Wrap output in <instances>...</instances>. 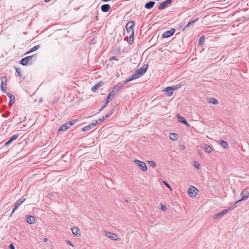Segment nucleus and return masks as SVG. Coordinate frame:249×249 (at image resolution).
Wrapping results in <instances>:
<instances>
[{"label":"nucleus","mask_w":249,"mask_h":249,"mask_svg":"<svg viewBox=\"0 0 249 249\" xmlns=\"http://www.w3.org/2000/svg\"><path fill=\"white\" fill-rule=\"evenodd\" d=\"M148 68V65L146 64L142 66V68L137 69L135 73L132 75L133 78L135 80L142 76L146 72Z\"/></svg>","instance_id":"1"},{"label":"nucleus","mask_w":249,"mask_h":249,"mask_svg":"<svg viewBox=\"0 0 249 249\" xmlns=\"http://www.w3.org/2000/svg\"><path fill=\"white\" fill-rule=\"evenodd\" d=\"M36 54H34L31 56H28L25 58H22L20 61V64L23 66H26L29 64H32L33 62L35 61L36 59Z\"/></svg>","instance_id":"2"},{"label":"nucleus","mask_w":249,"mask_h":249,"mask_svg":"<svg viewBox=\"0 0 249 249\" xmlns=\"http://www.w3.org/2000/svg\"><path fill=\"white\" fill-rule=\"evenodd\" d=\"M240 196H241V199L236 201L235 202V205L241 201L242 200L247 199L249 196V192L247 189H245L242 191L241 193Z\"/></svg>","instance_id":"3"},{"label":"nucleus","mask_w":249,"mask_h":249,"mask_svg":"<svg viewBox=\"0 0 249 249\" xmlns=\"http://www.w3.org/2000/svg\"><path fill=\"white\" fill-rule=\"evenodd\" d=\"M134 163L138 166H139L143 171H146L147 170V167L144 162L139 160H134Z\"/></svg>","instance_id":"4"},{"label":"nucleus","mask_w":249,"mask_h":249,"mask_svg":"<svg viewBox=\"0 0 249 249\" xmlns=\"http://www.w3.org/2000/svg\"><path fill=\"white\" fill-rule=\"evenodd\" d=\"M25 200V198L23 197L18 199L15 203L14 207L13 208L11 214H12L20 206V205Z\"/></svg>","instance_id":"5"},{"label":"nucleus","mask_w":249,"mask_h":249,"mask_svg":"<svg viewBox=\"0 0 249 249\" xmlns=\"http://www.w3.org/2000/svg\"><path fill=\"white\" fill-rule=\"evenodd\" d=\"M134 25V22L133 21H130L126 25V29L127 34H132V32H134L133 27Z\"/></svg>","instance_id":"6"},{"label":"nucleus","mask_w":249,"mask_h":249,"mask_svg":"<svg viewBox=\"0 0 249 249\" xmlns=\"http://www.w3.org/2000/svg\"><path fill=\"white\" fill-rule=\"evenodd\" d=\"M197 191V189L194 186H192L189 188L188 191V195L189 196L194 197L196 196Z\"/></svg>","instance_id":"7"},{"label":"nucleus","mask_w":249,"mask_h":249,"mask_svg":"<svg viewBox=\"0 0 249 249\" xmlns=\"http://www.w3.org/2000/svg\"><path fill=\"white\" fill-rule=\"evenodd\" d=\"M172 3V0H166L160 3L159 6V9L163 10L167 7Z\"/></svg>","instance_id":"8"},{"label":"nucleus","mask_w":249,"mask_h":249,"mask_svg":"<svg viewBox=\"0 0 249 249\" xmlns=\"http://www.w3.org/2000/svg\"><path fill=\"white\" fill-rule=\"evenodd\" d=\"M1 81L0 84V89L3 92L5 93L6 89L4 87V86H6V84L7 82V77L6 76H3L1 77Z\"/></svg>","instance_id":"9"},{"label":"nucleus","mask_w":249,"mask_h":249,"mask_svg":"<svg viewBox=\"0 0 249 249\" xmlns=\"http://www.w3.org/2000/svg\"><path fill=\"white\" fill-rule=\"evenodd\" d=\"M176 30L173 28L170 30H168L164 32L162 35V37L168 38L172 36L175 32Z\"/></svg>","instance_id":"10"},{"label":"nucleus","mask_w":249,"mask_h":249,"mask_svg":"<svg viewBox=\"0 0 249 249\" xmlns=\"http://www.w3.org/2000/svg\"><path fill=\"white\" fill-rule=\"evenodd\" d=\"M228 212V210H224L222 211L221 212L218 213L214 214L213 216V218L214 219H217L219 217H221L225 214H226Z\"/></svg>","instance_id":"11"},{"label":"nucleus","mask_w":249,"mask_h":249,"mask_svg":"<svg viewBox=\"0 0 249 249\" xmlns=\"http://www.w3.org/2000/svg\"><path fill=\"white\" fill-rule=\"evenodd\" d=\"M177 89V88L176 87H168L165 88V91L167 92L168 96H171L173 94V90Z\"/></svg>","instance_id":"12"},{"label":"nucleus","mask_w":249,"mask_h":249,"mask_svg":"<svg viewBox=\"0 0 249 249\" xmlns=\"http://www.w3.org/2000/svg\"><path fill=\"white\" fill-rule=\"evenodd\" d=\"M106 235L109 238L113 240H117V235L114 233L106 231L105 232Z\"/></svg>","instance_id":"13"},{"label":"nucleus","mask_w":249,"mask_h":249,"mask_svg":"<svg viewBox=\"0 0 249 249\" xmlns=\"http://www.w3.org/2000/svg\"><path fill=\"white\" fill-rule=\"evenodd\" d=\"M19 136V134H15L14 135H13L11 138L7 142H5V146H7L8 145H9L11 143H12V142L16 140Z\"/></svg>","instance_id":"14"},{"label":"nucleus","mask_w":249,"mask_h":249,"mask_svg":"<svg viewBox=\"0 0 249 249\" xmlns=\"http://www.w3.org/2000/svg\"><path fill=\"white\" fill-rule=\"evenodd\" d=\"M72 233L77 237H79L81 235L80 231L79 228L76 227H74L71 229Z\"/></svg>","instance_id":"15"},{"label":"nucleus","mask_w":249,"mask_h":249,"mask_svg":"<svg viewBox=\"0 0 249 249\" xmlns=\"http://www.w3.org/2000/svg\"><path fill=\"white\" fill-rule=\"evenodd\" d=\"M116 94V93L115 92V91L112 89V91L107 95V99L106 100L107 103H108L109 101L112 100L114 98V97H115Z\"/></svg>","instance_id":"16"},{"label":"nucleus","mask_w":249,"mask_h":249,"mask_svg":"<svg viewBox=\"0 0 249 249\" xmlns=\"http://www.w3.org/2000/svg\"><path fill=\"white\" fill-rule=\"evenodd\" d=\"M124 86V84H122V83H119L114 86L112 89L117 93Z\"/></svg>","instance_id":"17"},{"label":"nucleus","mask_w":249,"mask_h":249,"mask_svg":"<svg viewBox=\"0 0 249 249\" xmlns=\"http://www.w3.org/2000/svg\"><path fill=\"white\" fill-rule=\"evenodd\" d=\"M177 117L178 121L179 122L182 123L186 124L187 126H189V125L187 123V122L186 121V120L185 119V118L183 117H182L181 115H178V114L177 115Z\"/></svg>","instance_id":"18"},{"label":"nucleus","mask_w":249,"mask_h":249,"mask_svg":"<svg viewBox=\"0 0 249 249\" xmlns=\"http://www.w3.org/2000/svg\"><path fill=\"white\" fill-rule=\"evenodd\" d=\"M110 9V6L109 4H103L101 6V10L104 12H108Z\"/></svg>","instance_id":"19"},{"label":"nucleus","mask_w":249,"mask_h":249,"mask_svg":"<svg viewBox=\"0 0 249 249\" xmlns=\"http://www.w3.org/2000/svg\"><path fill=\"white\" fill-rule=\"evenodd\" d=\"M26 221L30 224H32L35 222V218L34 216L28 215L26 217Z\"/></svg>","instance_id":"20"},{"label":"nucleus","mask_w":249,"mask_h":249,"mask_svg":"<svg viewBox=\"0 0 249 249\" xmlns=\"http://www.w3.org/2000/svg\"><path fill=\"white\" fill-rule=\"evenodd\" d=\"M103 85V82H99L97 84L92 87L91 90L93 92H95L98 89H99L101 86Z\"/></svg>","instance_id":"21"},{"label":"nucleus","mask_w":249,"mask_h":249,"mask_svg":"<svg viewBox=\"0 0 249 249\" xmlns=\"http://www.w3.org/2000/svg\"><path fill=\"white\" fill-rule=\"evenodd\" d=\"M155 3V2L154 1H149L145 4L144 7H145V8H146L147 9H151L154 6Z\"/></svg>","instance_id":"22"},{"label":"nucleus","mask_w":249,"mask_h":249,"mask_svg":"<svg viewBox=\"0 0 249 249\" xmlns=\"http://www.w3.org/2000/svg\"><path fill=\"white\" fill-rule=\"evenodd\" d=\"M69 127H70V126L67 123H66L65 124L62 125L60 127V128L58 129V131H65L67 130Z\"/></svg>","instance_id":"23"},{"label":"nucleus","mask_w":249,"mask_h":249,"mask_svg":"<svg viewBox=\"0 0 249 249\" xmlns=\"http://www.w3.org/2000/svg\"><path fill=\"white\" fill-rule=\"evenodd\" d=\"M169 138L171 140L175 141L178 139V135L177 133H171L169 135Z\"/></svg>","instance_id":"24"},{"label":"nucleus","mask_w":249,"mask_h":249,"mask_svg":"<svg viewBox=\"0 0 249 249\" xmlns=\"http://www.w3.org/2000/svg\"><path fill=\"white\" fill-rule=\"evenodd\" d=\"M197 20V19L196 20H192L191 21L189 22L184 27L183 31L185 30L186 29L190 27L191 26L193 25Z\"/></svg>","instance_id":"25"},{"label":"nucleus","mask_w":249,"mask_h":249,"mask_svg":"<svg viewBox=\"0 0 249 249\" xmlns=\"http://www.w3.org/2000/svg\"><path fill=\"white\" fill-rule=\"evenodd\" d=\"M208 103L213 105H217L218 103L217 100L214 98H210L209 99Z\"/></svg>","instance_id":"26"},{"label":"nucleus","mask_w":249,"mask_h":249,"mask_svg":"<svg viewBox=\"0 0 249 249\" xmlns=\"http://www.w3.org/2000/svg\"><path fill=\"white\" fill-rule=\"evenodd\" d=\"M219 144L223 147V148H227L228 147V143L225 142L224 141V140H220Z\"/></svg>","instance_id":"27"},{"label":"nucleus","mask_w":249,"mask_h":249,"mask_svg":"<svg viewBox=\"0 0 249 249\" xmlns=\"http://www.w3.org/2000/svg\"><path fill=\"white\" fill-rule=\"evenodd\" d=\"M129 35V40H128V43L129 44H132L133 42L134 39V32H132V34H130Z\"/></svg>","instance_id":"28"},{"label":"nucleus","mask_w":249,"mask_h":249,"mask_svg":"<svg viewBox=\"0 0 249 249\" xmlns=\"http://www.w3.org/2000/svg\"><path fill=\"white\" fill-rule=\"evenodd\" d=\"M204 150L206 152L211 153L212 151L211 147L208 144H205Z\"/></svg>","instance_id":"29"},{"label":"nucleus","mask_w":249,"mask_h":249,"mask_svg":"<svg viewBox=\"0 0 249 249\" xmlns=\"http://www.w3.org/2000/svg\"><path fill=\"white\" fill-rule=\"evenodd\" d=\"M39 48V46H35L34 47H33L32 49H31L29 51H28L25 54H29V53H30L36 50H37Z\"/></svg>","instance_id":"30"},{"label":"nucleus","mask_w":249,"mask_h":249,"mask_svg":"<svg viewBox=\"0 0 249 249\" xmlns=\"http://www.w3.org/2000/svg\"><path fill=\"white\" fill-rule=\"evenodd\" d=\"M9 99V105L12 106L15 103V97L13 95H11Z\"/></svg>","instance_id":"31"},{"label":"nucleus","mask_w":249,"mask_h":249,"mask_svg":"<svg viewBox=\"0 0 249 249\" xmlns=\"http://www.w3.org/2000/svg\"><path fill=\"white\" fill-rule=\"evenodd\" d=\"M134 80H135L134 78H133V76L131 75V76L129 78L125 79L124 81V83H122V84H124V86L125 84H126L129 82L131 81Z\"/></svg>","instance_id":"32"},{"label":"nucleus","mask_w":249,"mask_h":249,"mask_svg":"<svg viewBox=\"0 0 249 249\" xmlns=\"http://www.w3.org/2000/svg\"><path fill=\"white\" fill-rule=\"evenodd\" d=\"M92 129V127H91V126H90V124L87 125L82 128V130L84 132L88 131L90 129Z\"/></svg>","instance_id":"33"},{"label":"nucleus","mask_w":249,"mask_h":249,"mask_svg":"<svg viewBox=\"0 0 249 249\" xmlns=\"http://www.w3.org/2000/svg\"><path fill=\"white\" fill-rule=\"evenodd\" d=\"M147 163L154 168H155L156 166L155 162L153 161L148 160Z\"/></svg>","instance_id":"34"},{"label":"nucleus","mask_w":249,"mask_h":249,"mask_svg":"<svg viewBox=\"0 0 249 249\" xmlns=\"http://www.w3.org/2000/svg\"><path fill=\"white\" fill-rule=\"evenodd\" d=\"M77 121V120H74L72 121H69L67 122L69 126L75 124V123Z\"/></svg>","instance_id":"35"},{"label":"nucleus","mask_w":249,"mask_h":249,"mask_svg":"<svg viewBox=\"0 0 249 249\" xmlns=\"http://www.w3.org/2000/svg\"><path fill=\"white\" fill-rule=\"evenodd\" d=\"M98 121L97 120L96 121H93V122L90 124V126H91V127L94 128L96 125H97V124H99L97 123Z\"/></svg>","instance_id":"36"},{"label":"nucleus","mask_w":249,"mask_h":249,"mask_svg":"<svg viewBox=\"0 0 249 249\" xmlns=\"http://www.w3.org/2000/svg\"><path fill=\"white\" fill-rule=\"evenodd\" d=\"M113 111H111L108 114L104 116H103L105 120H106L108 117H109L113 113Z\"/></svg>","instance_id":"37"},{"label":"nucleus","mask_w":249,"mask_h":249,"mask_svg":"<svg viewBox=\"0 0 249 249\" xmlns=\"http://www.w3.org/2000/svg\"><path fill=\"white\" fill-rule=\"evenodd\" d=\"M10 113H11L10 111H8L5 114H3L2 115V117H4V118H7L9 116Z\"/></svg>","instance_id":"38"},{"label":"nucleus","mask_w":249,"mask_h":249,"mask_svg":"<svg viewBox=\"0 0 249 249\" xmlns=\"http://www.w3.org/2000/svg\"><path fill=\"white\" fill-rule=\"evenodd\" d=\"M204 41V37L202 36L199 38V44H201Z\"/></svg>","instance_id":"39"},{"label":"nucleus","mask_w":249,"mask_h":249,"mask_svg":"<svg viewBox=\"0 0 249 249\" xmlns=\"http://www.w3.org/2000/svg\"><path fill=\"white\" fill-rule=\"evenodd\" d=\"M194 165L195 167H196L197 169H199V163L196 161H194Z\"/></svg>","instance_id":"40"},{"label":"nucleus","mask_w":249,"mask_h":249,"mask_svg":"<svg viewBox=\"0 0 249 249\" xmlns=\"http://www.w3.org/2000/svg\"><path fill=\"white\" fill-rule=\"evenodd\" d=\"M160 210L162 211H165L166 209V207L163 204L160 203Z\"/></svg>","instance_id":"41"},{"label":"nucleus","mask_w":249,"mask_h":249,"mask_svg":"<svg viewBox=\"0 0 249 249\" xmlns=\"http://www.w3.org/2000/svg\"><path fill=\"white\" fill-rule=\"evenodd\" d=\"M107 104V103L106 102V103L101 107V108L100 109V111H102L106 107Z\"/></svg>","instance_id":"42"},{"label":"nucleus","mask_w":249,"mask_h":249,"mask_svg":"<svg viewBox=\"0 0 249 249\" xmlns=\"http://www.w3.org/2000/svg\"><path fill=\"white\" fill-rule=\"evenodd\" d=\"M163 183L165 184L166 186H167L168 188H169L170 190H172L171 187L169 185V184L166 182V181H163Z\"/></svg>","instance_id":"43"},{"label":"nucleus","mask_w":249,"mask_h":249,"mask_svg":"<svg viewBox=\"0 0 249 249\" xmlns=\"http://www.w3.org/2000/svg\"><path fill=\"white\" fill-rule=\"evenodd\" d=\"M104 120H105V119H104L103 117H102V118H99L98 120H97V121H98L97 123H98L99 124Z\"/></svg>","instance_id":"44"},{"label":"nucleus","mask_w":249,"mask_h":249,"mask_svg":"<svg viewBox=\"0 0 249 249\" xmlns=\"http://www.w3.org/2000/svg\"><path fill=\"white\" fill-rule=\"evenodd\" d=\"M112 60H118V59H117L116 56H112V57H110L109 59V61H111Z\"/></svg>","instance_id":"45"},{"label":"nucleus","mask_w":249,"mask_h":249,"mask_svg":"<svg viewBox=\"0 0 249 249\" xmlns=\"http://www.w3.org/2000/svg\"><path fill=\"white\" fill-rule=\"evenodd\" d=\"M9 249H15V247L13 244H10L9 246Z\"/></svg>","instance_id":"46"},{"label":"nucleus","mask_w":249,"mask_h":249,"mask_svg":"<svg viewBox=\"0 0 249 249\" xmlns=\"http://www.w3.org/2000/svg\"><path fill=\"white\" fill-rule=\"evenodd\" d=\"M67 243L69 245H70V246H73V245L72 243H71V241H69V240H67Z\"/></svg>","instance_id":"47"},{"label":"nucleus","mask_w":249,"mask_h":249,"mask_svg":"<svg viewBox=\"0 0 249 249\" xmlns=\"http://www.w3.org/2000/svg\"><path fill=\"white\" fill-rule=\"evenodd\" d=\"M16 71L18 73V76H20V71H19V69H16Z\"/></svg>","instance_id":"48"},{"label":"nucleus","mask_w":249,"mask_h":249,"mask_svg":"<svg viewBox=\"0 0 249 249\" xmlns=\"http://www.w3.org/2000/svg\"><path fill=\"white\" fill-rule=\"evenodd\" d=\"M6 93L7 95L9 97V98H10L11 95H13L12 94H11L9 92H6Z\"/></svg>","instance_id":"49"},{"label":"nucleus","mask_w":249,"mask_h":249,"mask_svg":"<svg viewBox=\"0 0 249 249\" xmlns=\"http://www.w3.org/2000/svg\"><path fill=\"white\" fill-rule=\"evenodd\" d=\"M181 148L182 149V150H184V149L185 148V146L184 145H181Z\"/></svg>","instance_id":"50"},{"label":"nucleus","mask_w":249,"mask_h":249,"mask_svg":"<svg viewBox=\"0 0 249 249\" xmlns=\"http://www.w3.org/2000/svg\"><path fill=\"white\" fill-rule=\"evenodd\" d=\"M47 241V239L46 238H44V239H43L44 242H46Z\"/></svg>","instance_id":"51"},{"label":"nucleus","mask_w":249,"mask_h":249,"mask_svg":"<svg viewBox=\"0 0 249 249\" xmlns=\"http://www.w3.org/2000/svg\"><path fill=\"white\" fill-rule=\"evenodd\" d=\"M51 0H45V2H49Z\"/></svg>","instance_id":"52"}]
</instances>
